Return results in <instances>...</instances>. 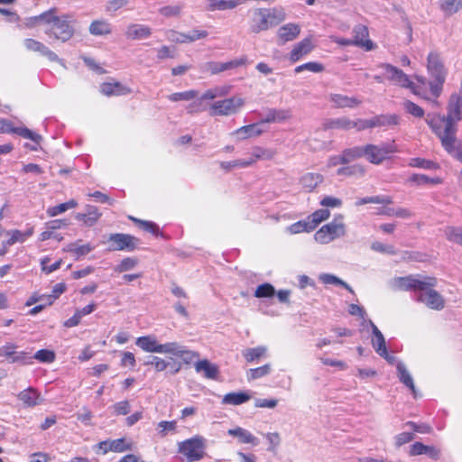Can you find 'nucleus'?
<instances>
[{"label": "nucleus", "instance_id": "obj_10", "mask_svg": "<svg viewBox=\"0 0 462 462\" xmlns=\"http://www.w3.org/2000/svg\"><path fill=\"white\" fill-rule=\"evenodd\" d=\"M436 280L434 278L420 279L414 275H408L404 277H396L392 280L391 285L394 290L410 291L414 290L420 291V289H425L427 285H435Z\"/></svg>", "mask_w": 462, "mask_h": 462}, {"label": "nucleus", "instance_id": "obj_1", "mask_svg": "<svg viewBox=\"0 0 462 462\" xmlns=\"http://www.w3.org/2000/svg\"><path fill=\"white\" fill-rule=\"evenodd\" d=\"M426 123L439 138L457 135V123L462 121V95L453 93L447 105V115L438 120L428 115Z\"/></svg>", "mask_w": 462, "mask_h": 462}, {"label": "nucleus", "instance_id": "obj_2", "mask_svg": "<svg viewBox=\"0 0 462 462\" xmlns=\"http://www.w3.org/2000/svg\"><path fill=\"white\" fill-rule=\"evenodd\" d=\"M56 14L57 9L51 8L37 16L31 17L29 21L32 25L37 22L44 23L48 25L44 32L49 38L66 42L75 33V29L71 24L73 16L69 14L59 16Z\"/></svg>", "mask_w": 462, "mask_h": 462}, {"label": "nucleus", "instance_id": "obj_24", "mask_svg": "<svg viewBox=\"0 0 462 462\" xmlns=\"http://www.w3.org/2000/svg\"><path fill=\"white\" fill-rule=\"evenodd\" d=\"M396 369H397V376L402 383H403L406 387H408L413 396L417 397V391L414 385L413 378L411 375L410 372L407 370L405 365L398 361L396 364Z\"/></svg>", "mask_w": 462, "mask_h": 462}, {"label": "nucleus", "instance_id": "obj_12", "mask_svg": "<svg viewBox=\"0 0 462 462\" xmlns=\"http://www.w3.org/2000/svg\"><path fill=\"white\" fill-rule=\"evenodd\" d=\"M137 242V238L128 234H111L108 237V250L131 252L136 248Z\"/></svg>", "mask_w": 462, "mask_h": 462}, {"label": "nucleus", "instance_id": "obj_17", "mask_svg": "<svg viewBox=\"0 0 462 462\" xmlns=\"http://www.w3.org/2000/svg\"><path fill=\"white\" fill-rule=\"evenodd\" d=\"M125 37L129 40H143L147 39L152 34V29L144 24L131 23L126 27Z\"/></svg>", "mask_w": 462, "mask_h": 462}, {"label": "nucleus", "instance_id": "obj_63", "mask_svg": "<svg viewBox=\"0 0 462 462\" xmlns=\"http://www.w3.org/2000/svg\"><path fill=\"white\" fill-rule=\"evenodd\" d=\"M128 0H109L106 4V12L108 14H115L119 9L128 5Z\"/></svg>", "mask_w": 462, "mask_h": 462}, {"label": "nucleus", "instance_id": "obj_40", "mask_svg": "<svg viewBox=\"0 0 462 462\" xmlns=\"http://www.w3.org/2000/svg\"><path fill=\"white\" fill-rule=\"evenodd\" d=\"M325 128L349 130L353 128V120L347 117L330 119L325 123Z\"/></svg>", "mask_w": 462, "mask_h": 462}, {"label": "nucleus", "instance_id": "obj_42", "mask_svg": "<svg viewBox=\"0 0 462 462\" xmlns=\"http://www.w3.org/2000/svg\"><path fill=\"white\" fill-rule=\"evenodd\" d=\"M368 203L374 204H382V205H390L393 203V199L390 196L381 195V196H372L359 199L356 201V206H362Z\"/></svg>", "mask_w": 462, "mask_h": 462}, {"label": "nucleus", "instance_id": "obj_11", "mask_svg": "<svg viewBox=\"0 0 462 462\" xmlns=\"http://www.w3.org/2000/svg\"><path fill=\"white\" fill-rule=\"evenodd\" d=\"M231 88L229 86H217L205 91L198 99L187 106L189 114L199 113L206 110L203 105L204 100H213L217 97H223L228 95Z\"/></svg>", "mask_w": 462, "mask_h": 462}, {"label": "nucleus", "instance_id": "obj_46", "mask_svg": "<svg viewBox=\"0 0 462 462\" xmlns=\"http://www.w3.org/2000/svg\"><path fill=\"white\" fill-rule=\"evenodd\" d=\"M159 354H171L178 356L182 353V346L177 342H167L165 344L159 343Z\"/></svg>", "mask_w": 462, "mask_h": 462}, {"label": "nucleus", "instance_id": "obj_32", "mask_svg": "<svg viewBox=\"0 0 462 462\" xmlns=\"http://www.w3.org/2000/svg\"><path fill=\"white\" fill-rule=\"evenodd\" d=\"M244 61L242 60H235L227 62H208L207 63L208 69L212 74H217L225 70H228L242 65Z\"/></svg>", "mask_w": 462, "mask_h": 462}, {"label": "nucleus", "instance_id": "obj_41", "mask_svg": "<svg viewBox=\"0 0 462 462\" xmlns=\"http://www.w3.org/2000/svg\"><path fill=\"white\" fill-rule=\"evenodd\" d=\"M343 161L346 164L357 160L359 158L365 157L364 154V146H355L352 148L345 149L343 152Z\"/></svg>", "mask_w": 462, "mask_h": 462}, {"label": "nucleus", "instance_id": "obj_31", "mask_svg": "<svg viewBox=\"0 0 462 462\" xmlns=\"http://www.w3.org/2000/svg\"><path fill=\"white\" fill-rule=\"evenodd\" d=\"M88 31L95 36L107 35L112 32V26L106 20H95L90 23Z\"/></svg>", "mask_w": 462, "mask_h": 462}, {"label": "nucleus", "instance_id": "obj_4", "mask_svg": "<svg viewBox=\"0 0 462 462\" xmlns=\"http://www.w3.org/2000/svg\"><path fill=\"white\" fill-rule=\"evenodd\" d=\"M285 19L286 13L282 6L255 8L249 20V31L255 34L268 31L279 25Z\"/></svg>", "mask_w": 462, "mask_h": 462}, {"label": "nucleus", "instance_id": "obj_47", "mask_svg": "<svg viewBox=\"0 0 462 462\" xmlns=\"http://www.w3.org/2000/svg\"><path fill=\"white\" fill-rule=\"evenodd\" d=\"M319 280L325 284L340 285V286L344 287L345 289H346L349 292L354 293L353 289L346 282L339 279L338 277H337L334 274L322 273L319 276Z\"/></svg>", "mask_w": 462, "mask_h": 462}, {"label": "nucleus", "instance_id": "obj_19", "mask_svg": "<svg viewBox=\"0 0 462 462\" xmlns=\"http://www.w3.org/2000/svg\"><path fill=\"white\" fill-rule=\"evenodd\" d=\"M85 213H78L75 218L87 226H93L101 217V213L96 206L87 205Z\"/></svg>", "mask_w": 462, "mask_h": 462}, {"label": "nucleus", "instance_id": "obj_8", "mask_svg": "<svg viewBox=\"0 0 462 462\" xmlns=\"http://www.w3.org/2000/svg\"><path fill=\"white\" fill-rule=\"evenodd\" d=\"M204 438L195 436L178 444V451L182 454L188 462L200 460L204 457Z\"/></svg>", "mask_w": 462, "mask_h": 462}, {"label": "nucleus", "instance_id": "obj_45", "mask_svg": "<svg viewBox=\"0 0 462 462\" xmlns=\"http://www.w3.org/2000/svg\"><path fill=\"white\" fill-rule=\"evenodd\" d=\"M272 371L271 365L266 364L257 368H251L246 372L248 381L256 380L268 375Z\"/></svg>", "mask_w": 462, "mask_h": 462}, {"label": "nucleus", "instance_id": "obj_6", "mask_svg": "<svg viewBox=\"0 0 462 462\" xmlns=\"http://www.w3.org/2000/svg\"><path fill=\"white\" fill-rule=\"evenodd\" d=\"M346 234V226L344 223V216L337 215L334 219L321 226L314 235L317 243L327 245L330 242L344 237Z\"/></svg>", "mask_w": 462, "mask_h": 462}, {"label": "nucleus", "instance_id": "obj_60", "mask_svg": "<svg viewBox=\"0 0 462 462\" xmlns=\"http://www.w3.org/2000/svg\"><path fill=\"white\" fill-rule=\"evenodd\" d=\"M33 358L41 363L50 364L55 360V353L49 349H41L34 354Z\"/></svg>", "mask_w": 462, "mask_h": 462}, {"label": "nucleus", "instance_id": "obj_53", "mask_svg": "<svg viewBox=\"0 0 462 462\" xmlns=\"http://www.w3.org/2000/svg\"><path fill=\"white\" fill-rule=\"evenodd\" d=\"M198 91L196 90H188L184 92H176L173 94H171L168 97V99L172 102H178V101H189L191 99H194L198 97Z\"/></svg>", "mask_w": 462, "mask_h": 462}, {"label": "nucleus", "instance_id": "obj_13", "mask_svg": "<svg viewBox=\"0 0 462 462\" xmlns=\"http://www.w3.org/2000/svg\"><path fill=\"white\" fill-rule=\"evenodd\" d=\"M435 285H427L425 289H420L417 296V300L424 303L432 310H442L444 308V300L442 296L432 290Z\"/></svg>", "mask_w": 462, "mask_h": 462}, {"label": "nucleus", "instance_id": "obj_5", "mask_svg": "<svg viewBox=\"0 0 462 462\" xmlns=\"http://www.w3.org/2000/svg\"><path fill=\"white\" fill-rule=\"evenodd\" d=\"M384 70V79L393 82L394 85L409 88L415 95L425 100H430L424 88L415 85L402 69L389 63H381L378 65Z\"/></svg>", "mask_w": 462, "mask_h": 462}, {"label": "nucleus", "instance_id": "obj_20", "mask_svg": "<svg viewBox=\"0 0 462 462\" xmlns=\"http://www.w3.org/2000/svg\"><path fill=\"white\" fill-rule=\"evenodd\" d=\"M300 32V27L292 23L281 26L278 30L277 36L282 43L295 40Z\"/></svg>", "mask_w": 462, "mask_h": 462}, {"label": "nucleus", "instance_id": "obj_26", "mask_svg": "<svg viewBox=\"0 0 462 462\" xmlns=\"http://www.w3.org/2000/svg\"><path fill=\"white\" fill-rule=\"evenodd\" d=\"M439 450L437 449L435 447L426 446L421 442H415L411 446L410 449L411 456L427 455L429 457L435 460L439 459Z\"/></svg>", "mask_w": 462, "mask_h": 462}, {"label": "nucleus", "instance_id": "obj_52", "mask_svg": "<svg viewBox=\"0 0 462 462\" xmlns=\"http://www.w3.org/2000/svg\"><path fill=\"white\" fill-rule=\"evenodd\" d=\"M275 155V152L271 149H265L260 146H255L253 148L252 156L255 158V161L258 160H272Z\"/></svg>", "mask_w": 462, "mask_h": 462}, {"label": "nucleus", "instance_id": "obj_28", "mask_svg": "<svg viewBox=\"0 0 462 462\" xmlns=\"http://www.w3.org/2000/svg\"><path fill=\"white\" fill-rule=\"evenodd\" d=\"M228 435L237 437L239 442L243 444H252L254 446L258 445L259 440L254 437L249 430L237 427L228 430Z\"/></svg>", "mask_w": 462, "mask_h": 462}, {"label": "nucleus", "instance_id": "obj_54", "mask_svg": "<svg viewBox=\"0 0 462 462\" xmlns=\"http://www.w3.org/2000/svg\"><path fill=\"white\" fill-rule=\"evenodd\" d=\"M274 294V287L271 283L265 282L257 286L254 295L256 298H269L273 297Z\"/></svg>", "mask_w": 462, "mask_h": 462}, {"label": "nucleus", "instance_id": "obj_44", "mask_svg": "<svg viewBox=\"0 0 462 462\" xmlns=\"http://www.w3.org/2000/svg\"><path fill=\"white\" fill-rule=\"evenodd\" d=\"M439 6L446 14L451 15L462 8V0H439Z\"/></svg>", "mask_w": 462, "mask_h": 462}, {"label": "nucleus", "instance_id": "obj_37", "mask_svg": "<svg viewBox=\"0 0 462 462\" xmlns=\"http://www.w3.org/2000/svg\"><path fill=\"white\" fill-rule=\"evenodd\" d=\"M251 399V396L244 392L229 393L224 395L222 399L223 404L240 405Z\"/></svg>", "mask_w": 462, "mask_h": 462}, {"label": "nucleus", "instance_id": "obj_3", "mask_svg": "<svg viewBox=\"0 0 462 462\" xmlns=\"http://www.w3.org/2000/svg\"><path fill=\"white\" fill-rule=\"evenodd\" d=\"M427 70L430 79L427 81L424 77H416L417 81L422 88L428 83L430 88V100H428L432 104L433 106H439V103L438 98L440 97L443 91V86L446 81L448 70L446 69L439 54L437 52H430L427 59Z\"/></svg>", "mask_w": 462, "mask_h": 462}, {"label": "nucleus", "instance_id": "obj_56", "mask_svg": "<svg viewBox=\"0 0 462 462\" xmlns=\"http://www.w3.org/2000/svg\"><path fill=\"white\" fill-rule=\"evenodd\" d=\"M182 10V5H165L159 9V14L164 17H177L180 14Z\"/></svg>", "mask_w": 462, "mask_h": 462}, {"label": "nucleus", "instance_id": "obj_36", "mask_svg": "<svg viewBox=\"0 0 462 462\" xmlns=\"http://www.w3.org/2000/svg\"><path fill=\"white\" fill-rule=\"evenodd\" d=\"M400 117L397 115H380L371 118L372 128L386 125H397Z\"/></svg>", "mask_w": 462, "mask_h": 462}, {"label": "nucleus", "instance_id": "obj_61", "mask_svg": "<svg viewBox=\"0 0 462 462\" xmlns=\"http://www.w3.org/2000/svg\"><path fill=\"white\" fill-rule=\"evenodd\" d=\"M134 222L139 224V226L145 231L147 232H150L155 236H158L160 234V229H159V226L153 223V222H151V221H145V220H141V219H138V218H135V217H130Z\"/></svg>", "mask_w": 462, "mask_h": 462}, {"label": "nucleus", "instance_id": "obj_58", "mask_svg": "<svg viewBox=\"0 0 462 462\" xmlns=\"http://www.w3.org/2000/svg\"><path fill=\"white\" fill-rule=\"evenodd\" d=\"M310 226V224L308 221V219H306V220L298 221V222L291 225L290 226L287 227V230L289 233L294 235V234H299L301 232L312 231L313 229H309Z\"/></svg>", "mask_w": 462, "mask_h": 462}, {"label": "nucleus", "instance_id": "obj_62", "mask_svg": "<svg viewBox=\"0 0 462 462\" xmlns=\"http://www.w3.org/2000/svg\"><path fill=\"white\" fill-rule=\"evenodd\" d=\"M111 447L113 452L118 453L131 450L133 448L132 443L126 442L124 438L111 440Z\"/></svg>", "mask_w": 462, "mask_h": 462}, {"label": "nucleus", "instance_id": "obj_49", "mask_svg": "<svg viewBox=\"0 0 462 462\" xmlns=\"http://www.w3.org/2000/svg\"><path fill=\"white\" fill-rule=\"evenodd\" d=\"M402 107L408 114L414 117L421 118L424 116V109L411 100H404L402 102Z\"/></svg>", "mask_w": 462, "mask_h": 462}, {"label": "nucleus", "instance_id": "obj_55", "mask_svg": "<svg viewBox=\"0 0 462 462\" xmlns=\"http://www.w3.org/2000/svg\"><path fill=\"white\" fill-rule=\"evenodd\" d=\"M90 244L78 245L77 244H70L68 245L67 251L73 253L77 257L88 254L93 250Z\"/></svg>", "mask_w": 462, "mask_h": 462}, {"label": "nucleus", "instance_id": "obj_23", "mask_svg": "<svg viewBox=\"0 0 462 462\" xmlns=\"http://www.w3.org/2000/svg\"><path fill=\"white\" fill-rule=\"evenodd\" d=\"M313 49L310 38H305L297 43L290 53L291 62L298 61L301 57L309 54Z\"/></svg>", "mask_w": 462, "mask_h": 462}, {"label": "nucleus", "instance_id": "obj_59", "mask_svg": "<svg viewBox=\"0 0 462 462\" xmlns=\"http://www.w3.org/2000/svg\"><path fill=\"white\" fill-rule=\"evenodd\" d=\"M323 69H324V68H323L322 64H320L319 62H315V61H310V62H307V63L301 64L300 66H297L295 68V72L300 73L304 70H309L310 72L319 73V72L323 71Z\"/></svg>", "mask_w": 462, "mask_h": 462}, {"label": "nucleus", "instance_id": "obj_16", "mask_svg": "<svg viewBox=\"0 0 462 462\" xmlns=\"http://www.w3.org/2000/svg\"><path fill=\"white\" fill-rule=\"evenodd\" d=\"M444 149L455 159L462 162V143L458 142L457 135L439 138Z\"/></svg>", "mask_w": 462, "mask_h": 462}, {"label": "nucleus", "instance_id": "obj_34", "mask_svg": "<svg viewBox=\"0 0 462 462\" xmlns=\"http://www.w3.org/2000/svg\"><path fill=\"white\" fill-rule=\"evenodd\" d=\"M135 344L148 353H158L159 343L154 336H143L136 339Z\"/></svg>", "mask_w": 462, "mask_h": 462}, {"label": "nucleus", "instance_id": "obj_21", "mask_svg": "<svg viewBox=\"0 0 462 462\" xmlns=\"http://www.w3.org/2000/svg\"><path fill=\"white\" fill-rule=\"evenodd\" d=\"M100 91L105 96H125L132 92L131 88L120 82H105L100 86Z\"/></svg>", "mask_w": 462, "mask_h": 462}, {"label": "nucleus", "instance_id": "obj_43", "mask_svg": "<svg viewBox=\"0 0 462 462\" xmlns=\"http://www.w3.org/2000/svg\"><path fill=\"white\" fill-rule=\"evenodd\" d=\"M365 172V167L361 164L344 166L337 171L338 176H363Z\"/></svg>", "mask_w": 462, "mask_h": 462}, {"label": "nucleus", "instance_id": "obj_48", "mask_svg": "<svg viewBox=\"0 0 462 462\" xmlns=\"http://www.w3.org/2000/svg\"><path fill=\"white\" fill-rule=\"evenodd\" d=\"M444 233L449 242L462 245V226H448Z\"/></svg>", "mask_w": 462, "mask_h": 462}, {"label": "nucleus", "instance_id": "obj_18", "mask_svg": "<svg viewBox=\"0 0 462 462\" xmlns=\"http://www.w3.org/2000/svg\"><path fill=\"white\" fill-rule=\"evenodd\" d=\"M208 32L205 30L194 29L187 33L172 32L171 41L178 43L193 42L197 40L206 38Z\"/></svg>", "mask_w": 462, "mask_h": 462}, {"label": "nucleus", "instance_id": "obj_35", "mask_svg": "<svg viewBox=\"0 0 462 462\" xmlns=\"http://www.w3.org/2000/svg\"><path fill=\"white\" fill-rule=\"evenodd\" d=\"M369 325L372 328V334L374 336V338L372 339V345L375 352L381 350L383 354H386L385 339L383 333L372 320H369Z\"/></svg>", "mask_w": 462, "mask_h": 462}, {"label": "nucleus", "instance_id": "obj_30", "mask_svg": "<svg viewBox=\"0 0 462 462\" xmlns=\"http://www.w3.org/2000/svg\"><path fill=\"white\" fill-rule=\"evenodd\" d=\"M291 116L290 110L285 109H268L266 116L261 123L283 122Z\"/></svg>", "mask_w": 462, "mask_h": 462}, {"label": "nucleus", "instance_id": "obj_64", "mask_svg": "<svg viewBox=\"0 0 462 462\" xmlns=\"http://www.w3.org/2000/svg\"><path fill=\"white\" fill-rule=\"evenodd\" d=\"M371 248L375 252H379V253H383V254H392V255L396 254V250L393 245H385V244H383L378 241L372 243Z\"/></svg>", "mask_w": 462, "mask_h": 462}, {"label": "nucleus", "instance_id": "obj_27", "mask_svg": "<svg viewBox=\"0 0 462 462\" xmlns=\"http://www.w3.org/2000/svg\"><path fill=\"white\" fill-rule=\"evenodd\" d=\"M329 100L333 103L335 107L353 108L361 104V101L355 97H348L341 94H331Z\"/></svg>", "mask_w": 462, "mask_h": 462}, {"label": "nucleus", "instance_id": "obj_51", "mask_svg": "<svg viewBox=\"0 0 462 462\" xmlns=\"http://www.w3.org/2000/svg\"><path fill=\"white\" fill-rule=\"evenodd\" d=\"M410 180L418 184V185H425V184H439L441 183V179L437 178H430L425 174H412L410 178Z\"/></svg>", "mask_w": 462, "mask_h": 462}, {"label": "nucleus", "instance_id": "obj_29", "mask_svg": "<svg viewBox=\"0 0 462 462\" xmlns=\"http://www.w3.org/2000/svg\"><path fill=\"white\" fill-rule=\"evenodd\" d=\"M262 133L263 130L259 128L258 124H252L236 129L231 134L236 135L239 140H244L253 136H258Z\"/></svg>", "mask_w": 462, "mask_h": 462}, {"label": "nucleus", "instance_id": "obj_15", "mask_svg": "<svg viewBox=\"0 0 462 462\" xmlns=\"http://www.w3.org/2000/svg\"><path fill=\"white\" fill-rule=\"evenodd\" d=\"M353 43L354 46H358L365 49L366 51H372L374 45L371 40L368 39V29L364 24H357L353 28Z\"/></svg>", "mask_w": 462, "mask_h": 462}, {"label": "nucleus", "instance_id": "obj_22", "mask_svg": "<svg viewBox=\"0 0 462 462\" xmlns=\"http://www.w3.org/2000/svg\"><path fill=\"white\" fill-rule=\"evenodd\" d=\"M18 399L27 407H34L42 402V398L33 387H29L19 393Z\"/></svg>", "mask_w": 462, "mask_h": 462}, {"label": "nucleus", "instance_id": "obj_39", "mask_svg": "<svg viewBox=\"0 0 462 462\" xmlns=\"http://www.w3.org/2000/svg\"><path fill=\"white\" fill-rule=\"evenodd\" d=\"M330 212L327 208H320L310 214L307 219L310 224L309 229H315L322 221L328 219Z\"/></svg>", "mask_w": 462, "mask_h": 462}, {"label": "nucleus", "instance_id": "obj_33", "mask_svg": "<svg viewBox=\"0 0 462 462\" xmlns=\"http://www.w3.org/2000/svg\"><path fill=\"white\" fill-rule=\"evenodd\" d=\"M322 181L323 176L314 172H308L300 178V184L307 191H312Z\"/></svg>", "mask_w": 462, "mask_h": 462}, {"label": "nucleus", "instance_id": "obj_50", "mask_svg": "<svg viewBox=\"0 0 462 462\" xmlns=\"http://www.w3.org/2000/svg\"><path fill=\"white\" fill-rule=\"evenodd\" d=\"M13 134H16L25 139H30L33 141L36 144H39L42 139V137L40 134L33 133L32 131L26 127H15L14 129Z\"/></svg>", "mask_w": 462, "mask_h": 462}, {"label": "nucleus", "instance_id": "obj_57", "mask_svg": "<svg viewBox=\"0 0 462 462\" xmlns=\"http://www.w3.org/2000/svg\"><path fill=\"white\" fill-rule=\"evenodd\" d=\"M137 263L138 260L136 258L125 257L115 267V271L117 273H125L134 269Z\"/></svg>", "mask_w": 462, "mask_h": 462}, {"label": "nucleus", "instance_id": "obj_25", "mask_svg": "<svg viewBox=\"0 0 462 462\" xmlns=\"http://www.w3.org/2000/svg\"><path fill=\"white\" fill-rule=\"evenodd\" d=\"M195 370L197 373H203L204 377L208 379H217L219 374L217 365L210 363L207 359L199 360L195 363Z\"/></svg>", "mask_w": 462, "mask_h": 462}, {"label": "nucleus", "instance_id": "obj_7", "mask_svg": "<svg viewBox=\"0 0 462 462\" xmlns=\"http://www.w3.org/2000/svg\"><path fill=\"white\" fill-rule=\"evenodd\" d=\"M397 152L394 141L380 144L364 145L365 158L371 163L379 165L392 153Z\"/></svg>", "mask_w": 462, "mask_h": 462}, {"label": "nucleus", "instance_id": "obj_38", "mask_svg": "<svg viewBox=\"0 0 462 462\" xmlns=\"http://www.w3.org/2000/svg\"><path fill=\"white\" fill-rule=\"evenodd\" d=\"M266 352V346H258L256 347L245 349L242 355L248 363H253L258 361L262 356H265Z\"/></svg>", "mask_w": 462, "mask_h": 462}, {"label": "nucleus", "instance_id": "obj_14", "mask_svg": "<svg viewBox=\"0 0 462 462\" xmlns=\"http://www.w3.org/2000/svg\"><path fill=\"white\" fill-rule=\"evenodd\" d=\"M16 345L13 343H7L0 346V356L7 359H11V363H22L24 365L32 364L31 361H27L28 353L24 351H16Z\"/></svg>", "mask_w": 462, "mask_h": 462}, {"label": "nucleus", "instance_id": "obj_9", "mask_svg": "<svg viewBox=\"0 0 462 462\" xmlns=\"http://www.w3.org/2000/svg\"><path fill=\"white\" fill-rule=\"evenodd\" d=\"M245 105V100L240 97L216 101L208 108L211 116H226L236 114Z\"/></svg>", "mask_w": 462, "mask_h": 462}]
</instances>
